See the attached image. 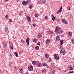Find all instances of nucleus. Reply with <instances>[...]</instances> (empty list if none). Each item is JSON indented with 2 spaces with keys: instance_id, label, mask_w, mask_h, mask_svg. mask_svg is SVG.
<instances>
[{
  "instance_id": "obj_55",
  "label": "nucleus",
  "mask_w": 74,
  "mask_h": 74,
  "mask_svg": "<svg viewBox=\"0 0 74 74\" xmlns=\"http://www.w3.org/2000/svg\"><path fill=\"white\" fill-rule=\"evenodd\" d=\"M25 74H29V73H26Z\"/></svg>"
},
{
  "instance_id": "obj_52",
  "label": "nucleus",
  "mask_w": 74,
  "mask_h": 74,
  "mask_svg": "<svg viewBox=\"0 0 74 74\" xmlns=\"http://www.w3.org/2000/svg\"><path fill=\"white\" fill-rule=\"evenodd\" d=\"M17 1V2H18L19 1V0H16Z\"/></svg>"
},
{
  "instance_id": "obj_38",
  "label": "nucleus",
  "mask_w": 74,
  "mask_h": 74,
  "mask_svg": "<svg viewBox=\"0 0 74 74\" xmlns=\"http://www.w3.org/2000/svg\"><path fill=\"white\" fill-rule=\"evenodd\" d=\"M8 15H6V16H5V18H7V19H8Z\"/></svg>"
},
{
  "instance_id": "obj_32",
  "label": "nucleus",
  "mask_w": 74,
  "mask_h": 74,
  "mask_svg": "<svg viewBox=\"0 0 74 74\" xmlns=\"http://www.w3.org/2000/svg\"><path fill=\"white\" fill-rule=\"evenodd\" d=\"M55 71H53L51 73V74H55Z\"/></svg>"
},
{
  "instance_id": "obj_8",
  "label": "nucleus",
  "mask_w": 74,
  "mask_h": 74,
  "mask_svg": "<svg viewBox=\"0 0 74 74\" xmlns=\"http://www.w3.org/2000/svg\"><path fill=\"white\" fill-rule=\"evenodd\" d=\"M27 19L28 22H30L31 21V18H30V17L29 16H27Z\"/></svg>"
},
{
  "instance_id": "obj_48",
  "label": "nucleus",
  "mask_w": 74,
  "mask_h": 74,
  "mask_svg": "<svg viewBox=\"0 0 74 74\" xmlns=\"http://www.w3.org/2000/svg\"><path fill=\"white\" fill-rule=\"evenodd\" d=\"M59 12H60L59 11L57 12V14H59Z\"/></svg>"
},
{
  "instance_id": "obj_2",
  "label": "nucleus",
  "mask_w": 74,
  "mask_h": 74,
  "mask_svg": "<svg viewBox=\"0 0 74 74\" xmlns=\"http://www.w3.org/2000/svg\"><path fill=\"white\" fill-rule=\"evenodd\" d=\"M60 41L61 42L60 43V49H61V50L60 51V53H61V52L64 49L63 47L62 46V45L63 44V43L64 42H63V40H61Z\"/></svg>"
},
{
  "instance_id": "obj_30",
  "label": "nucleus",
  "mask_w": 74,
  "mask_h": 74,
  "mask_svg": "<svg viewBox=\"0 0 74 74\" xmlns=\"http://www.w3.org/2000/svg\"><path fill=\"white\" fill-rule=\"evenodd\" d=\"M42 65L43 66H47V64H46V63H43Z\"/></svg>"
},
{
  "instance_id": "obj_43",
  "label": "nucleus",
  "mask_w": 74,
  "mask_h": 74,
  "mask_svg": "<svg viewBox=\"0 0 74 74\" xmlns=\"http://www.w3.org/2000/svg\"><path fill=\"white\" fill-rule=\"evenodd\" d=\"M51 59L50 58H49V60H48V62H51Z\"/></svg>"
},
{
  "instance_id": "obj_29",
  "label": "nucleus",
  "mask_w": 74,
  "mask_h": 74,
  "mask_svg": "<svg viewBox=\"0 0 74 74\" xmlns=\"http://www.w3.org/2000/svg\"><path fill=\"white\" fill-rule=\"evenodd\" d=\"M30 1H31L30 0H28L26 2L27 3H27H28V4H30Z\"/></svg>"
},
{
  "instance_id": "obj_9",
  "label": "nucleus",
  "mask_w": 74,
  "mask_h": 74,
  "mask_svg": "<svg viewBox=\"0 0 74 74\" xmlns=\"http://www.w3.org/2000/svg\"><path fill=\"white\" fill-rule=\"evenodd\" d=\"M42 37V35H41V34L39 33V34H38V38H41Z\"/></svg>"
},
{
  "instance_id": "obj_12",
  "label": "nucleus",
  "mask_w": 74,
  "mask_h": 74,
  "mask_svg": "<svg viewBox=\"0 0 74 74\" xmlns=\"http://www.w3.org/2000/svg\"><path fill=\"white\" fill-rule=\"evenodd\" d=\"M8 28H7V27H5L4 30V32H7V31H8Z\"/></svg>"
},
{
  "instance_id": "obj_41",
  "label": "nucleus",
  "mask_w": 74,
  "mask_h": 74,
  "mask_svg": "<svg viewBox=\"0 0 74 74\" xmlns=\"http://www.w3.org/2000/svg\"><path fill=\"white\" fill-rule=\"evenodd\" d=\"M40 43L39 42H38V43H37V45H40Z\"/></svg>"
},
{
  "instance_id": "obj_31",
  "label": "nucleus",
  "mask_w": 74,
  "mask_h": 74,
  "mask_svg": "<svg viewBox=\"0 0 74 74\" xmlns=\"http://www.w3.org/2000/svg\"><path fill=\"white\" fill-rule=\"evenodd\" d=\"M68 35H69V36H71V35H72V34H71V32H69L68 33Z\"/></svg>"
},
{
  "instance_id": "obj_25",
  "label": "nucleus",
  "mask_w": 74,
  "mask_h": 74,
  "mask_svg": "<svg viewBox=\"0 0 74 74\" xmlns=\"http://www.w3.org/2000/svg\"><path fill=\"white\" fill-rule=\"evenodd\" d=\"M45 56L46 58H48L49 57V55L48 54H45Z\"/></svg>"
},
{
  "instance_id": "obj_6",
  "label": "nucleus",
  "mask_w": 74,
  "mask_h": 74,
  "mask_svg": "<svg viewBox=\"0 0 74 74\" xmlns=\"http://www.w3.org/2000/svg\"><path fill=\"white\" fill-rule=\"evenodd\" d=\"M22 4L23 5H26L27 4V2L26 1H24L22 2Z\"/></svg>"
},
{
  "instance_id": "obj_35",
  "label": "nucleus",
  "mask_w": 74,
  "mask_h": 74,
  "mask_svg": "<svg viewBox=\"0 0 74 74\" xmlns=\"http://www.w3.org/2000/svg\"><path fill=\"white\" fill-rule=\"evenodd\" d=\"M45 18L46 19H48V17L47 16H45Z\"/></svg>"
},
{
  "instance_id": "obj_49",
  "label": "nucleus",
  "mask_w": 74,
  "mask_h": 74,
  "mask_svg": "<svg viewBox=\"0 0 74 74\" xmlns=\"http://www.w3.org/2000/svg\"><path fill=\"white\" fill-rule=\"evenodd\" d=\"M9 0H5V1H8Z\"/></svg>"
},
{
  "instance_id": "obj_4",
  "label": "nucleus",
  "mask_w": 74,
  "mask_h": 74,
  "mask_svg": "<svg viewBox=\"0 0 74 74\" xmlns=\"http://www.w3.org/2000/svg\"><path fill=\"white\" fill-rule=\"evenodd\" d=\"M28 69L29 70L31 71H33V66H32V65L29 66L28 67Z\"/></svg>"
},
{
  "instance_id": "obj_40",
  "label": "nucleus",
  "mask_w": 74,
  "mask_h": 74,
  "mask_svg": "<svg viewBox=\"0 0 74 74\" xmlns=\"http://www.w3.org/2000/svg\"><path fill=\"white\" fill-rule=\"evenodd\" d=\"M73 72H74V71H70L69 72V74H71V73H73Z\"/></svg>"
},
{
  "instance_id": "obj_24",
  "label": "nucleus",
  "mask_w": 74,
  "mask_h": 74,
  "mask_svg": "<svg viewBox=\"0 0 74 74\" xmlns=\"http://www.w3.org/2000/svg\"><path fill=\"white\" fill-rule=\"evenodd\" d=\"M46 71V70H45V69H42V73H45Z\"/></svg>"
},
{
  "instance_id": "obj_39",
  "label": "nucleus",
  "mask_w": 74,
  "mask_h": 74,
  "mask_svg": "<svg viewBox=\"0 0 74 74\" xmlns=\"http://www.w3.org/2000/svg\"><path fill=\"white\" fill-rule=\"evenodd\" d=\"M21 42H22V43H23V44H24V43H25V42H24V41L23 40H21Z\"/></svg>"
},
{
  "instance_id": "obj_1",
  "label": "nucleus",
  "mask_w": 74,
  "mask_h": 74,
  "mask_svg": "<svg viewBox=\"0 0 74 74\" xmlns=\"http://www.w3.org/2000/svg\"><path fill=\"white\" fill-rule=\"evenodd\" d=\"M54 32L56 33L57 34H59L60 33H62L63 32V31H62L61 29L59 28V27H56L55 30Z\"/></svg>"
},
{
  "instance_id": "obj_14",
  "label": "nucleus",
  "mask_w": 74,
  "mask_h": 74,
  "mask_svg": "<svg viewBox=\"0 0 74 74\" xmlns=\"http://www.w3.org/2000/svg\"><path fill=\"white\" fill-rule=\"evenodd\" d=\"M56 39L57 41H59L60 40V38H59V36H57L56 37Z\"/></svg>"
},
{
  "instance_id": "obj_16",
  "label": "nucleus",
  "mask_w": 74,
  "mask_h": 74,
  "mask_svg": "<svg viewBox=\"0 0 74 74\" xmlns=\"http://www.w3.org/2000/svg\"><path fill=\"white\" fill-rule=\"evenodd\" d=\"M50 42V41L49 40V39H47L46 41V44H48Z\"/></svg>"
},
{
  "instance_id": "obj_42",
  "label": "nucleus",
  "mask_w": 74,
  "mask_h": 74,
  "mask_svg": "<svg viewBox=\"0 0 74 74\" xmlns=\"http://www.w3.org/2000/svg\"><path fill=\"white\" fill-rule=\"evenodd\" d=\"M9 21L10 22H12V20L11 19H9Z\"/></svg>"
},
{
  "instance_id": "obj_54",
  "label": "nucleus",
  "mask_w": 74,
  "mask_h": 74,
  "mask_svg": "<svg viewBox=\"0 0 74 74\" xmlns=\"http://www.w3.org/2000/svg\"><path fill=\"white\" fill-rule=\"evenodd\" d=\"M47 68H49V66L48 65H47Z\"/></svg>"
},
{
  "instance_id": "obj_46",
  "label": "nucleus",
  "mask_w": 74,
  "mask_h": 74,
  "mask_svg": "<svg viewBox=\"0 0 74 74\" xmlns=\"http://www.w3.org/2000/svg\"><path fill=\"white\" fill-rule=\"evenodd\" d=\"M59 11L60 12H61V11H62V10L60 9L59 10Z\"/></svg>"
},
{
  "instance_id": "obj_36",
  "label": "nucleus",
  "mask_w": 74,
  "mask_h": 74,
  "mask_svg": "<svg viewBox=\"0 0 74 74\" xmlns=\"http://www.w3.org/2000/svg\"><path fill=\"white\" fill-rule=\"evenodd\" d=\"M73 67H72L71 66L70 67V70H73Z\"/></svg>"
},
{
  "instance_id": "obj_26",
  "label": "nucleus",
  "mask_w": 74,
  "mask_h": 74,
  "mask_svg": "<svg viewBox=\"0 0 74 74\" xmlns=\"http://www.w3.org/2000/svg\"><path fill=\"white\" fill-rule=\"evenodd\" d=\"M29 7L30 9L32 8H33V6L32 5H30L29 6Z\"/></svg>"
},
{
  "instance_id": "obj_45",
  "label": "nucleus",
  "mask_w": 74,
  "mask_h": 74,
  "mask_svg": "<svg viewBox=\"0 0 74 74\" xmlns=\"http://www.w3.org/2000/svg\"><path fill=\"white\" fill-rule=\"evenodd\" d=\"M72 42L73 44H74V40H72Z\"/></svg>"
},
{
  "instance_id": "obj_7",
  "label": "nucleus",
  "mask_w": 74,
  "mask_h": 74,
  "mask_svg": "<svg viewBox=\"0 0 74 74\" xmlns=\"http://www.w3.org/2000/svg\"><path fill=\"white\" fill-rule=\"evenodd\" d=\"M29 38H28L26 39V42L27 43L28 45V47L29 46Z\"/></svg>"
},
{
  "instance_id": "obj_44",
  "label": "nucleus",
  "mask_w": 74,
  "mask_h": 74,
  "mask_svg": "<svg viewBox=\"0 0 74 74\" xmlns=\"http://www.w3.org/2000/svg\"><path fill=\"white\" fill-rule=\"evenodd\" d=\"M10 65H11V66H10V67L11 66H12V63L11 62H10Z\"/></svg>"
},
{
  "instance_id": "obj_23",
  "label": "nucleus",
  "mask_w": 74,
  "mask_h": 74,
  "mask_svg": "<svg viewBox=\"0 0 74 74\" xmlns=\"http://www.w3.org/2000/svg\"><path fill=\"white\" fill-rule=\"evenodd\" d=\"M49 34H53V32L52 31H48Z\"/></svg>"
},
{
  "instance_id": "obj_17",
  "label": "nucleus",
  "mask_w": 74,
  "mask_h": 74,
  "mask_svg": "<svg viewBox=\"0 0 74 74\" xmlns=\"http://www.w3.org/2000/svg\"><path fill=\"white\" fill-rule=\"evenodd\" d=\"M32 64L33 65H35L36 64V61H34L32 62Z\"/></svg>"
},
{
  "instance_id": "obj_22",
  "label": "nucleus",
  "mask_w": 74,
  "mask_h": 74,
  "mask_svg": "<svg viewBox=\"0 0 74 74\" xmlns=\"http://www.w3.org/2000/svg\"><path fill=\"white\" fill-rule=\"evenodd\" d=\"M35 49L36 50H38V49H39V47L38 46H36Z\"/></svg>"
},
{
  "instance_id": "obj_11",
  "label": "nucleus",
  "mask_w": 74,
  "mask_h": 74,
  "mask_svg": "<svg viewBox=\"0 0 74 74\" xmlns=\"http://www.w3.org/2000/svg\"><path fill=\"white\" fill-rule=\"evenodd\" d=\"M66 51L65 50H62V51H61L60 53H62L63 55H65V53H66Z\"/></svg>"
},
{
  "instance_id": "obj_15",
  "label": "nucleus",
  "mask_w": 74,
  "mask_h": 74,
  "mask_svg": "<svg viewBox=\"0 0 74 74\" xmlns=\"http://www.w3.org/2000/svg\"><path fill=\"white\" fill-rule=\"evenodd\" d=\"M22 71H23V69L21 68L19 69V72L20 73H22Z\"/></svg>"
},
{
  "instance_id": "obj_20",
  "label": "nucleus",
  "mask_w": 74,
  "mask_h": 74,
  "mask_svg": "<svg viewBox=\"0 0 74 74\" xmlns=\"http://www.w3.org/2000/svg\"><path fill=\"white\" fill-rule=\"evenodd\" d=\"M33 42H37V39H34L33 40Z\"/></svg>"
},
{
  "instance_id": "obj_56",
  "label": "nucleus",
  "mask_w": 74,
  "mask_h": 74,
  "mask_svg": "<svg viewBox=\"0 0 74 74\" xmlns=\"http://www.w3.org/2000/svg\"><path fill=\"white\" fill-rule=\"evenodd\" d=\"M8 4H7V5H6L7 6H8Z\"/></svg>"
},
{
  "instance_id": "obj_50",
  "label": "nucleus",
  "mask_w": 74,
  "mask_h": 74,
  "mask_svg": "<svg viewBox=\"0 0 74 74\" xmlns=\"http://www.w3.org/2000/svg\"><path fill=\"white\" fill-rule=\"evenodd\" d=\"M14 69H16V67H14Z\"/></svg>"
},
{
  "instance_id": "obj_21",
  "label": "nucleus",
  "mask_w": 74,
  "mask_h": 74,
  "mask_svg": "<svg viewBox=\"0 0 74 74\" xmlns=\"http://www.w3.org/2000/svg\"><path fill=\"white\" fill-rule=\"evenodd\" d=\"M35 17H36V18L38 17V14L37 13H36L35 14Z\"/></svg>"
},
{
  "instance_id": "obj_28",
  "label": "nucleus",
  "mask_w": 74,
  "mask_h": 74,
  "mask_svg": "<svg viewBox=\"0 0 74 74\" xmlns=\"http://www.w3.org/2000/svg\"><path fill=\"white\" fill-rule=\"evenodd\" d=\"M23 13V11H21L20 12V13L19 14V15L20 16H22V14Z\"/></svg>"
},
{
  "instance_id": "obj_57",
  "label": "nucleus",
  "mask_w": 74,
  "mask_h": 74,
  "mask_svg": "<svg viewBox=\"0 0 74 74\" xmlns=\"http://www.w3.org/2000/svg\"><path fill=\"white\" fill-rule=\"evenodd\" d=\"M66 71H65V72H66Z\"/></svg>"
},
{
  "instance_id": "obj_58",
  "label": "nucleus",
  "mask_w": 74,
  "mask_h": 74,
  "mask_svg": "<svg viewBox=\"0 0 74 74\" xmlns=\"http://www.w3.org/2000/svg\"><path fill=\"white\" fill-rule=\"evenodd\" d=\"M73 59H74V58H73Z\"/></svg>"
},
{
  "instance_id": "obj_33",
  "label": "nucleus",
  "mask_w": 74,
  "mask_h": 74,
  "mask_svg": "<svg viewBox=\"0 0 74 74\" xmlns=\"http://www.w3.org/2000/svg\"><path fill=\"white\" fill-rule=\"evenodd\" d=\"M55 17H54V16H53L52 17V19L53 21H55Z\"/></svg>"
},
{
  "instance_id": "obj_47",
  "label": "nucleus",
  "mask_w": 74,
  "mask_h": 74,
  "mask_svg": "<svg viewBox=\"0 0 74 74\" xmlns=\"http://www.w3.org/2000/svg\"><path fill=\"white\" fill-rule=\"evenodd\" d=\"M70 67H71V66H68V69H69Z\"/></svg>"
},
{
  "instance_id": "obj_10",
  "label": "nucleus",
  "mask_w": 74,
  "mask_h": 74,
  "mask_svg": "<svg viewBox=\"0 0 74 74\" xmlns=\"http://www.w3.org/2000/svg\"><path fill=\"white\" fill-rule=\"evenodd\" d=\"M40 1H41L43 4H45V2H46V1H45V0H40Z\"/></svg>"
},
{
  "instance_id": "obj_13",
  "label": "nucleus",
  "mask_w": 74,
  "mask_h": 74,
  "mask_svg": "<svg viewBox=\"0 0 74 74\" xmlns=\"http://www.w3.org/2000/svg\"><path fill=\"white\" fill-rule=\"evenodd\" d=\"M3 46L4 47H7V43L5 41L3 42Z\"/></svg>"
},
{
  "instance_id": "obj_34",
  "label": "nucleus",
  "mask_w": 74,
  "mask_h": 74,
  "mask_svg": "<svg viewBox=\"0 0 74 74\" xmlns=\"http://www.w3.org/2000/svg\"><path fill=\"white\" fill-rule=\"evenodd\" d=\"M12 56V53H9V57H10Z\"/></svg>"
},
{
  "instance_id": "obj_3",
  "label": "nucleus",
  "mask_w": 74,
  "mask_h": 74,
  "mask_svg": "<svg viewBox=\"0 0 74 74\" xmlns=\"http://www.w3.org/2000/svg\"><path fill=\"white\" fill-rule=\"evenodd\" d=\"M59 55L58 54H56L54 56V58L56 59V60H59Z\"/></svg>"
},
{
  "instance_id": "obj_53",
  "label": "nucleus",
  "mask_w": 74,
  "mask_h": 74,
  "mask_svg": "<svg viewBox=\"0 0 74 74\" xmlns=\"http://www.w3.org/2000/svg\"><path fill=\"white\" fill-rule=\"evenodd\" d=\"M68 10H70V7L69 8V9H68Z\"/></svg>"
},
{
  "instance_id": "obj_5",
  "label": "nucleus",
  "mask_w": 74,
  "mask_h": 74,
  "mask_svg": "<svg viewBox=\"0 0 74 74\" xmlns=\"http://www.w3.org/2000/svg\"><path fill=\"white\" fill-rule=\"evenodd\" d=\"M62 22L63 23H64V24H67V23H68L66 20L64 19H62Z\"/></svg>"
},
{
  "instance_id": "obj_18",
  "label": "nucleus",
  "mask_w": 74,
  "mask_h": 74,
  "mask_svg": "<svg viewBox=\"0 0 74 74\" xmlns=\"http://www.w3.org/2000/svg\"><path fill=\"white\" fill-rule=\"evenodd\" d=\"M14 55H15V56L16 57H18V53L16 52H15L14 53Z\"/></svg>"
},
{
  "instance_id": "obj_37",
  "label": "nucleus",
  "mask_w": 74,
  "mask_h": 74,
  "mask_svg": "<svg viewBox=\"0 0 74 74\" xmlns=\"http://www.w3.org/2000/svg\"><path fill=\"white\" fill-rule=\"evenodd\" d=\"M32 25L34 27H36V24H33Z\"/></svg>"
},
{
  "instance_id": "obj_27",
  "label": "nucleus",
  "mask_w": 74,
  "mask_h": 74,
  "mask_svg": "<svg viewBox=\"0 0 74 74\" xmlns=\"http://www.w3.org/2000/svg\"><path fill=\"white\" fill-rule=\"evenodd\" d=\"M10 48L11 49H14V47H13V45H11L10 46Z\"/></svg>"
},
{
  "instance_id": "obj_19",
  "label": "nucleus",
  "mask_w": 74,
  "mask_h": 74,
  "mask_svg": "<svg viewBox=\"0 0 74 74\" xmlns=\"http://www.w3.org/2000/svg\"><path fill=\"white\" fill-rule=\"evenodd\" d=\"M37 66H38L39 67H41L42 65L40 63H38L37 64Z\"/></svg>"
},
{
  "instance_id": "obj_51",
  "label": "nucleus",
  "mask_w": 74,
  "mask_h": 74,
  "mask_svg": "<svg viewBox=\"0 0 74 74\" xmlns=\"http://www.w3.org/2000/svg\"><path fill=\"white\" fill-rule=\"evenodd\" d=\"M60 9L61 10H62V6H61V7Z\"/></svg>"
}]
</instances>
